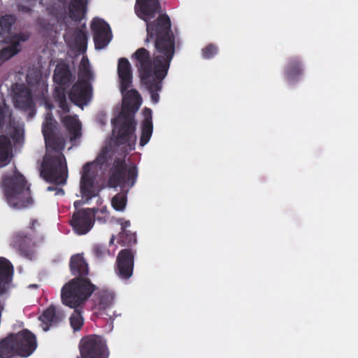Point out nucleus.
I'll list each match as a JSON object with an SVG mask.
<instances>
[{
	"instance_id": "31",
	"label": "nucleus",
	"mask_w": 358,
	"mask_h": 358,
	"mask_svg": "<svg viewBox=\"0 0 358 358\" xmlns=\"http://www.w3.org/2000/svg\"><path fill=\"white\" fill-rule=\"evenodd\" d=\"M93 79V74L90 69L88 59L83 57L79 66L78 80H83L87 83Z\"/></svg>"
},
{
	"instance_id": "5",
	"label": "nucleus",
	"mask_w": 358,
	"mask_h": 358,
	"mask_svg": "<svg viewBox=\"0 0 358 358\" xmlns=\"http://www.w3.org/2000/svg\"><path fill=\"white\" fill-rule=\"evenodd\" d=\"M95 289L96 286L90 279L73 278L62 288V302L71 308H79Z\"/></svg>"
},
{
	"instance_id": "34",
	"label": "nucleus",
	"mask_w": 358,
	"mask_h": 358,
	"mask_svg": "<svg viewBox=\"0 0 358 358\" xmlns=\"http://www.w3.org/2000/svg\"><path fill=\"white\" fill-rule=\"evenodd\" d=\"M69 322L74 331H80L83 327L84 318L82 311L78 308H74L73 313L69 317Z\"/></svg>"
},
{
	"instance_id": "49",
	"label": "nucleus",
	"mask_w": 358,
	"mask_h": 358,
	"mask_svg": "<svg viewBox=\"0 0 358 358\" xmlns=\"http://www.w3.org/2000/svg\"><path fill=\"white\" fill-rule=\"evenodd\" d=\"M27 3H30L32 6H34L37 0H24Z\"/></svg>"
},
{
	"instance_id": "32",
	"label": "nucleus",
	"mask_w": 358,
	"mask_h": 358,
	"mask_svg": "<svg viewBox=\"0 0 358 358\" xmlns=\"http://www.w3.org/2000/svg\"><path fill=\"white\" fill-rule=\"evenodd\" d=\"M17 18L12 14H6L0 17V35L1 37L8 34Z\"/></svg>"
},
{
	"instance_id": "36",
	"label": "nucleus",
	"mask_w": 358,
	"mask_h": 358,
	"mask_svg": "<svg viewBox=\"0 0 358 358\" xmlns=\"http://www.w3.org/2000/svg\"><path fill=\"white\" fill-rule=\"evenodd\" d=\"M94 257L99 261H102L107 257L113 256L110 250L104 245L96 244L92 248Z\"/></svg>"
},
{
	"instance_id": "12",
	"label": "nucleus",
	"mask_w": 358,
	"mask_h": 358,
	"mask_svg": "<svg viewBox=\"0 0 358 358\" xmlns=\"http://www.w3.org/2000/svg\"><path fill=\"white\" fill-rule=\"evenodd\" d=\"M13 338L17 354L19 356L29 357L36 348V336L27 329L13 334Z\"/></svg>"
},
{
	"instance_id": "18",
	"label": "nucleus",
	"mask_w": 358,
	"mask_h": 358,
	"mask_svg": "<svg viewBox=\"0 0 358 358\" xmlns=\"http://www.w3.org/2000/svg\"><path fill=\"white\" fill-rule=\"evenodd\" d=\"M12 245L20 252L22 256L29 259L33 258L34 243L32 241L31 236L24 232L17 233L13 236Z\"/></svg>"
},
{
	"instance_id": "20",
	"label": "nucleus",
	"mask_w": 358,
	"mask_h": 358,
	"mask_svg": "<svg viewBox=\"0 0 358 358\" xmlns=\"http://www.w3.org/2000/svg\"><path fill=\"white\" fill-rule=\"evenodd\" d=\"M117 73L120 78L122 93L127 92L132 83V69L130 62L127 58L122 57L118 60Z\"/></svg>"
},
{
	"instance_id": "19",
	"label": "nucleus",
	"mask_w": 358,
	"mask_h": 358,
	"mask_svg": "<svg viewBox=\"0 0 358 358\" xmlns=\"http://www.w3.org/2000/svg\"><path fill=\"white\" fill-rule=\"evenodd\" d=\"M64 317L65 314L61 308L51 305L43 312L39 320L45 325L43 330L46 331L50 327L57 325L62 322Z\"/></svg>"
},
{
	"instance_id": "10",
	"label": "nucleus",
	"mask_w": 358,
	"mask_h": 358,
	"mask_svg": "<svg viewBox=\"0 0 358 358\" xmlns=\"http://www.w3.org/2000/svg\"><path fill=\"white\" fill-rule=\"evenodd\" d=\"M134 253L131 249L121 250L117 257L115 273L122 279L128 280L134 272Z\"/></svg>"
},
{
	"instance_id": "9",
	"label": "nucleus",
	"mask_w": 358,
	"mask_h": 358,
	"mask_svg": "<svg viewBox=\"0 0 358 358\" xmlns=\"http://www.w3.org/2000/svg\"><path fill=\"white\" fill-rule=\"evenodd\" d=\"M94 217V209L89 208L80 209L73 213L70 224L77 234L83 235L92 228Z\"/></svg>"
},
{
	"instance_id": "7",
	"label": "nucleus",
	"mask_w": 358,
	"mask_h": 358,
	"mask_svg": "<svg viewBox=\"0 0 358 358\" xmlns=\"http://www.w3.org/2000/svg\"><path fill=\"white\" fill-rule=\"evenodd\" d=\"M98 173L95 162H87L83 167L80 182V193L87 201L99 194V189L96 187Z\"/></svg>"
},
{
	"instance_id": "44",
	"label": "nucleus",
	"mask_w": 358,
	"mask_h": 358,
	"mask_svg": "<svg viewBox=\"0 0 358 358\" xmlns=\"http://www.w3.org/2000/svg\"><path fill=\"white\" fill-rule=\"evenodd\" d=\"M11 280H0V295H3L8 288V284Z\"/></svg>"
},
{
	"instance_id": "48",
	"label": "nucleus",
	"mask_w": 358,
	"mask_h": 358,
	"mask_svg": "<svg viewBox=\"0 0 358 358\" xmlns=\"http://www.w3.org/2000/svg\"><path fill=\"white\" fill-rule=\"evenodd\" d=\"M115 238H116V236L115 235H112V236L110 237V241H109L110 245H113Z\"/></svg>"
},
{
	"instance_id": "26",
	"label": "nucleus",
	"mask_w": 358,
	"mask_h": 358,
	"mask_svg": "<svg viewBox=\"0 0 358 358\" xmlns=\"http://www.w3.org/2000/svg\"><path fill=\"white\" fill-rule=\"evenodd\" d=\"M53 80L60 86L69 85L72 80V73L69 65L65 63L58 64L54 71Z\"/></svg>"
},
{
	"instance_id": "8",
	"label": "nucleus",
	"mask_w": 358,
	"mask_h": 358,
	"mask_svg": "<svg viewBox=\"0 0 358 358\" xmlns=\"http://www.w3.org/2000/svg\"><path fill=\"white\" fill-rule=\"evenodd\" d=\"M106 350V342L100 336L90 335L80 341L81 358H105Z\"/></svg>"
},
{
	"instance_id": "53",
	"label": "nucleus",
	"mask_w": 358,
	"mask_h": 358,
	"mask_svg": "<svg viewBox=\"0 0 358 358\" xmlns=\"http://www.w3.org/2000/svg\"><path fill=\"white\" fill-rule=\"evenodd\" d=\"M59 1H62V0H59Z\"/></svg>"
},
{
	"instance_id": "3",
	"label": "nucleus",
	"mask_w": 358,
	"mask_h": 358,
	"mask_svg": "<svg viewBox=\"0 0 358 358\" xmlns=\"http://www.w3.org/2000/svg\"><path fill=\"white\" fill-rule=\"evenodd\" d=\"M138 106L132 107L123 104L122 110L117 117L112 120L113 126V134L114 144L116 145H126L129 150L135 149L136 136L135 135L136 122L134 113Z\"/></svg>"
},
{
	"instance_id": "23",
	"label": "nucleus",
	"mask_w": 358,
	"mask_h": 358,
	"mask_svg": "<svg viewBox=\"0 0 358 358\" xmlns=\"http://www.w3.org/2000/svg\"><path fill=\"white\" fill-rule=\"evenodd\" d=\"M69 45L79 54L85 53L87 47V36L85 32L76 28L71 36Z\"/></svg>"
},
{
	"instance_id": "30",
	"label": "nucleus",
	"mask_w": 358,
	"mask_h": 358,
	"mask_svg": "<svg viewBox=\"0 0 358 358\" xmlns=\"http://www.w3.org/2000/svg\"><path fill=\"white\" fill-rule=\"evenodd\" d=\"M54 99L58 103L59 108L64 113L69 112V106L66 99L65 87L63 86L56 87L54 92Z\"/></svg>"
},
{
	"instance_id": "45",
	"label": "nucleus",
	"mask_w": 358,
	"mask_h": 358,
	"mask_svg": "<svg viewBox=\"0 0 358 358\" xmlns=\"http://www.w3.org/2000/svg\"><path fill=\"white\" fill-rule=\"evenodd\" d=\"M117 222L121 225V231H128L127 229L131 225L129 220H123V219H120Z\"/></svg>"
},
{
	"instance_id": "13",
	"label": "nucleus",
	"mask_w": 358,
	"mask_h": 358,
	"mask_svg": "<svg viewBox=\"0 0 358 358\" xmlns=\"http://www.w3.org/2000/svg\"><path fill=\"white\" fill-rule=\"evenodd\" d=\"M30 33L28 31L20 32L7 37L4 42L9 45L0 50V62L3 63L7 61L20 52V43L28 41Z\"/></svg>"
},
{
	"instance_id": "43",
	"label": "nucleus",
	"mask_w": 358,
	"mask_h": 358,
	"mask_svg": "<svg viewBox=\"0 0 358 358\" xmlns=\"http://www.w3.org/2000/svg\"><path fill=\"white\" fill-rule=\"evenodd\" d=\"M29 5H24L19 3L17 5V10L20 12L29 13L32 11L31 6H33L30 3H28Z\"/></svg>"
},
{
	"instance_id": "52",
	"label": "nucleus",
	"mask_w": 358,
	"mask_h": 358,
	"mask_svg": "<svg viewBox=\"0 0 358 358\" xmlns=\"http://www.w3.org/2000/svg\"><path fill=\"white\" fill-rule=\"evenodd\" d=\"M52 189H53V187H48V190H49V191H51V190H52Z\"/></svg>"
},
{
	"instance_id": "40",
	"label": "nucleus",
	"mask_w": 358,
	"mask_h": 358,
	"mask_svg": "<svg viewBox=\"0 0 358 358\" xmlns=\"http://www.w3.org/2000/svg\"><path fill=\"white\" fill-rule=\"evenodd\" d=\"M110 157L109 150L108 147L103 148L99 155L97 156L96 161L97 164L101 165H103L108 162V158Z\"/></svg>"
},
{
	"instance_id": "17",
	"label": "nucleus",
	"mask_w": 358,
	"mask_h": 358,
	"mask_svg": "<svg viewBox=\"0 0 358 358\" xmlns=\"http://www.w3.org/2000/svg\"><path fill=\"white\" fill-rule=\"evenodd\" d=\"M115 294L113 292L108 290H101L96 294V299L94 306V313L97 316L111 315L108 313L114 303Z\"/></svg>"
},
{
	"instance_id": "39",
	"label": "nucleus",
	"mask_w": 358,
	"mask_h": 358,
	"mask_svg": "<svg viewBox=\"0 0 358 358\" xmlns=\"http://www.w3.org/2000/svg\"><path fill=\"white\" fill-rule=\"evenodd\" d=\"M217 47L210 43L202 49V56L204 59H209L217 55Z\"/></svg>"
},
{
	"instance_id": "54",
	"label": "nucleus",
	"mask_w": 358,
	"mask_h": 358,
	"mask_svg": "<svg viewBox=\"0 0 358 358\" xmlns=\"http://www.w3.org/2000/svg\"><path fill=\"white\" fill-rule=\"evenodd\" d=\"M79 358V357H78Z\"/></svg>"
},
{
	"instance_id": "1",
	"label": "nucleus",
	"mask_w": 358,
	"mask_h": 358,
	"mask_svg": "<svg viewBox=\"0 0 358 358\" xmlns=\"http://www.w3.org/2000/svg\"><path fill=\"white\" fill-rule=\"evenodd\" d=\"M145 22L147 38L145 42L154 41L153 56L152 57L145 48H140L133 53L131 59L141 83L150 94L152 101L157 103L162 81L167 76L176 52L178 33L172 30L171 19L166 13H159L152 21Z\"/></svg>"
},
{
	"instance_id": "21",
	"label": "nucleus",
	"mask_w": 358,
	"mask_h": 358,
	"mask_svg": "<svg viewBox=\"0 0 358 358\" xmlns=\"http://www.w3.org/2000/svg\"><path fill=\"white\" fill-rule=\"evenodd\" d=\"M69 267L71 273L75 278L89 279L88 264L81 254L73 255L70 259Z\"/></svg>"
},
{
	"instance_id": "11",
	"label": "nucleus",
	"mask_w": 358,
	"mask_h": 358,
	"mask_svg": "<svg viewBox=\"0 0 358 358\" xmlns=\"http://www.w3.org/2000/svg\"><path fill=\"white\" fill-rule=\"evenodd\" d=\"M96 49H103L112 39V32L109 24L101 19L94 18L91 24Z\"/></svg>"
},
{
	"instance_id": "28",
	"label": "nucleus",
	"mask_w": 358,
	"mask_h": 358,
	"mask_svg": "<svg viewBox=\"0 0 358 358\" xmlns=\"http://www.w3.org/2000/svg\"><path fill=\"white\" fill-rule=\"evenodd\" d=\"M85 0H71L69 7V15L74 22H80L85 13Z\"/></svg>"
},
{
	"instance_id": "14",
	"label": "nucleus",
	"mask_w": 358,
	"mask_h": 358,
	"mask_svg": "<svg viewBox=\"0 0 358 358\" xmlns=\"http://www.w3.org/2000/svg\"><path fill=\"white\" fill-rule=\"evenodd\" d=\"M92 88L90 83L83 80H78L72 86L69 97L72 103L78 106L87 105L91 100Z\"/></svg>"
},
{
	"instance_id": "47",
	"label": "nucleus",
	"mask_w": 358,
	"mask_h": 358,
	"mask_svg": "<svg viewBox=\"0 0 358 358\" xmlns=\"http://www.w3.org/2000/svg\"><path fill=\"white\" fill-rule=\"evenodd\" d=\"M129 94H131V95H134L136 97H138L139 96V94L138 93V92L135 90H131L129 91Z\"/></svg>"
},
{
	"instance_id": "50",
	"label": "nucleus",
	"mask_w": 358,
	"mask_h": 358,
	"mask_svg": "<svg viewBox=\"0 0 358 358\" xmlns=\"http://www.w3.org/2000/svg\"><path fill=\"white\" fill-rule=\"evenodd\" d=\"M57 194H64V191L62 188H59V189L57 190Z\"/></svg>"
},
{
	"instance_id": "35",
	"label": "nucleus",
	"mask_w": 358,
	"mask_h": 358,
	"mask_svg": "<svg viewBox=\"0 0 358 358\" xmlns=\"http://www.w3.org/2000/svg\"><path fill=\"white\" fill-rule=\"evenodd\" d=\"M136 242V234L131 231H120L117 243L122 246H129Z\"/></svg>"
},
{
	"instance_id": "33",
	"label": "nucleus",
	"mask_w": 358,
	"mask_h": 358,
	"mask_svg": "<svg viewBox=\"0 0 358 358\" xmlns=\"http://www.w3.org/2000/svg\"><path fill=\"white\" fill-rule=\"evenodd\" d=\"M13 273V266L6 259H0V280H11Z\"/></svg>"
},
{
	"instance_id": "4",
	"label": "nucleus",
	"mask_w": 358,
	"mask_h": 358,
	"mask_svg": "<svg viewBox=\"0 0 358 358\" xmlns=\"http://www.w3.org/2000/svg\"><path fill=\"white\" fill-rule=\"evenodd\" d=\"M2 186L8 204L13 208H26L32 203L29 187L21 173L17 172L13 176H4Z\"/></svg>"
},
{
	"instance_id": "27",
	"label": "nucleus",
	"mask_w": 358,
	"mask_h": 358,
	"mask_svg": "<svg viewBox=\"0 0 358 358\" xmlns=\"http://www.w3.org/2000/svg\"><path fill=\"white\" fill-rule=\"evenodd\" d=\"M13 334L0 341V358H13L17 356Z\"/></svg>"
},
{
	"instance_id": "24",
	"label": "nucleus",
	"mask_w": 358,
	"mask_h": 358,
	"mask_svg": "<svg viewBox=\"0 0 358 358\" xmlns=\"http://www.w3.org/2000/svg\"><path fill=\"white\" fill-rule=\"evenodd\" d=\"M144 113L145 118L141 124V134L139 142L141 147L145 146L149 142L153 131L151 109L145 108Z\"/></svg>"
},
{
	"instance_id": "25",
	"label": "nucleus",
	"mask_w": 358,
	"mask_h": 358,
	"mask_svg": "<svg viewBox=\"0 0 358 358\" xmlns=\"http://www.w3.org/2000/svg\"><path fill=\"white\" fill-rule=\"evenodd\" d=\"M303 71L300 59L298 57H292L288 60L285 68V78L289 82L297 80L303 74Z\"/></svg>"
},
{
	"instance_id": "29",
	"label": "nucleus",
	"mask_w": 358,
	"mask_h": 358,
	"mask_svg": "<svg viewBox=\"0 0 358 358\" xmlns=\"http://www.w3.org/2000/svg\"><path fill=\"white\" fill-rule=\"evenodd\" d=\"M45 139L47 148L51 149L50 152L52 153L62 152L64 148L65 142L64 138L55 134L50 136L46 137Z\"/></svg>"
},
{
	"instance_id": "37",
	"label": "nucleus",
	"mask_w": 358,
	"mask_h": 358,
	"mask_svg": "<svg viewBox=\"0 0 358 358\" xmlns=\"http://www.w3.org/2000/svg\"><path fill=\"white\" fill-rule=\"evenodd\" d=\"M11 148L9 139L4 135L0 136V162H5L8 159V152Z\"/></svg>"
},
{
	"instance_id": "16",
	"label": "nucleus",
	"mask_w": 358,
	"mask_h": 358,
	"mask_svg": "<svg viewBox=\"0 0 358 358\" xmlns=\"http://www.w3.org/2000/svg\"><path fill=\"white\" fill-rule=\"evenodd\" d=\"M160 11L159 0H136L135 12L145 22L155 18Z\"/></svg>"
},
{
	"instance_id": "46",
	"label": "nucleus",
	"mask_w": 358,
	"mask_h": 358,
	"mask_svg": "<svg viewBox=\"0 0 358 358\" xmlns=\"http://www.w3.org/2000/svg\"><path fill=\"white\" fill-rule=\"evenodd\" d=\"M38 224H39V223H38V220H36V219H33V220H31V225H30V227H30V229H33V230H34V229L35 226H36V225H38Z\"/></svg>"
},
{
	"instance_id": "2",
	"label": "nucleus",
	"mask_w": 358,
	"mask_h": 358,
	"mask_svg": "<svg viewBox=\"0 0 358 358\" xmlns=\"http://www.w3.org/2000/svg\"><path fill=\"white\" fill-rule=\"evenodd\" d=\"M137 176L138 171L136 166H132L127 169L124 159L117 158L114 161L110 169L108 184L112 187L120 186L123 191L115 194L111 200V205L115 210H124L127 201V193L135 184Z\"/></svg>"
},
{
	"instance_id": "41",
	"label": "nucleus",
	"mask_w": 358,
	"mask_h": 358,
	"mask_svg": "<svg viewBox=\"0 0 358 358\" xmlns=\"http://www.w3.org/2000/svg\"><path fill=\"white\" fill-rule=\"evenodd\" d=\"M28 85H36L41 80V75L36 72H29L26 78Z\"/></svg>"
},
{
	"instance_id": "42",
	"label": "nucleus",
	"mask_w": 358,
	"mask_h": 358,
	"mask_svg": "<svg viewBox=\"0 0 358 358\" xmlns=\"http://www.w3.org/2000/svg\"><path fill=\"white\" fill-rule=\"evenodd\" d=\"M7 115L10 116L11 113L6 107H2L0 106V129H2L4 125L6 117Z\"/></svg>"
},
{
	"instance_id": "22",
	"label": "nucleus",
	"mask_w": 358,
	"mask_h": 358,
	"mask_svg": "<svg viewBox=\"0 0 358 358\" xmlns=\"http://www.w3.org/2000/svg\"><path fill=\"white\" fill-rule=\"evenodd\" d=\"M62 122L66 128L71 141L80 137L82 126L77 115H66L62 118Z\"/></svg>"
},
{
	"instance_id": "38",
	"label": "nucleus",
	"mask_w": 358,
	"mask_h": 358,
	"mask_svg": "<svg viewBox=\"0 0 358 358\" xmlns=\"http://www.w3.org/2000/svg\"><path fill=\"white\" fill-rule=\"evenodd\" d=\"M42 132L44 138L56 134L54 120L51 115L46 116L45 122L43 124Z\"/></svg>"
},
{
	"instance_id": "6",
	"label": "nucleus",
	"mask_w": 358,
	"mask_h": 358,
	"mask_svg": "<svg viewBox=\"0 0 358 358\" xmlns=\"http://www.w3.org/2000/svg\"><path fill=\"white\" fill-rule=\"evenodd\" d=\"M41 176L48 182L64 185L68 178V169L64 154L48 152L41 164Z\"/></svg>"
},
{
	"instance_id": "15",
	"label": "nucleus",
	"mask_w": 358,
	"mask_h": 358,
	"mask_svg": "<svg viewBox=\"0 0 358 358\" xmlns=\"http://www.w3.org/2000/svg\"><path fill=\"white\" fill-rule=\"evenodd\" d=\"M13 102L17 108L28 111L34 108L31 90L24 84H15L13 87Z\"/></svg>"
},
{
	"instance_id": "51",
	"label": "nucleus",
	"mask_w": 358,
	"mask_h": 358,
	"mask_svg": "<svg viewBox=\"0 0 358 358\" xmlns=\"http://www.w3.org/2000/svg\"><path fill=\"white\" fill-rule=\"evenodd\" d=\"M79 205H80V201H76L74 202V207H75L76 208H78V206Z\"/></svg>"
}]
</instances>
